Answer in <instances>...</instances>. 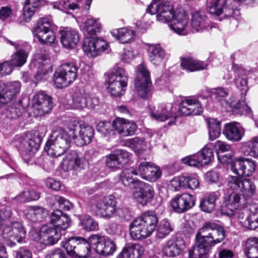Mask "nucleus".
Here are the masks:
<instances>
[{"label":"nucleus","mask_w":258,"mask_h":258,"mask_svg":"<svg viewBox=\"0 0 258 258\" xmlns=\"http://www.w3.org/2000/svg\"><path fill=\"white\" fill-rule=\"evenodd\" d=\"M93 135L94 130L91 126L73 120L69 125L68 132L61 127L52 131L44 149L48 155L58 157L69 149L72 140H80L79 144L83 146L91 142Z\"/></svg>","instance_id":"1"},{"label":"nucleus","mask_w":258,"mask_h":258,"mask_svg":"<svg viewBox=\"0 0 258 258\" xmlns=\"http://www.w3.org/2000/svg\"><path fill=\"white\" fill-rule=\"evenodd\" d=\"M227 186L232 190L240 191L242 196L237 192H233L225 197L222 204L223 212L229 216L234 214V210L245 209L246 199L252 197L256 190L254 184L250 179L232 176L227 179Z\"/></svg>","instance_id":"2"},{"label":"nucleus","mask_w":258,"mask_h":258,"mask_svg":"<svg viewBox=\"0 0 258 258\" xmlns=\"http://www.w3.org/2000/svg\"><path fill=\"white\" fill-rule=\"evenodd\" d=\"M225 236L224 227L215 223L206 222L196 234V243L188 251V258L202 257L211 247L223 241Z\"/></svg>","instance_id":"3"},{"label":"nucleus","mask_w":258,"mask_h":258,"mask_svg":"<svg viewBox=\"0 0 258 258\" xmlns=\"http://www.w3.org/2000/svg\"><path fill=\"white\" fill-rule=\"evenodd\" d=\"M158 222V217L154 213H144L131 223V236L134 240H142L148 237L154 231Z\"/></svg>","instance_id":"4"},{"label":"nucleus","mask_w":258,"mask_h":258,"mask_svg":"<svg viewBox=\"0 0 258 258\" xmlns=\"http://www.w3.org/2000/svg\"><path fill=\"white\" fill-rule=\"evenodd\" d=\"M210 93L212 98L218 101L228 111L238 110L241 114L248 113L250 112V108L244 100L237 102L234 95L230 93L229 88H213Z\"/></svg>","instance_id":"5"},{"label":"nucleus","mask_w":258,"mask_h":258,"mask_svg":"<svg viewBox=\"0 0 258 258\" xmlns=\"http://www.w3.org/2000/svg\"><path fill=\"white\" fill-rule=\"evenodd\" d=\"M88 207L96 215L109 219L115 215L116 201L111 196H94L89 200Z\"/></svg>","instance_id":"6"},{"label":"nucleus","mask_w":258,"mask_h":258,"mask_svg":"<svg viewBox=\"0 0 258 258\" xmlns=\"http://www.w3.org/2000/svg\"><path fill=\"white\" fill-rule=\"evenodd\" d=\"M68 254L73 258H92L89 256L92 246L89 238L86 240L80 237H72L62 242Z\"/></svg>","instance_id":"7"},{"label":"nucleus","mask_w":258,"mask_h":258,"mask_svg":"<svg viewBox=\"0 0 258 258\" xmlns=\"http://www.w3.org/2000/svg\"><path fill=\"white\" fill-rule=\"evenodd\" d=\"M256 0H209L208 10L211 14L219 16L223 13L224 16L230 17L237 11L239 2H244L248 6H252Z\"/></svg>","instance_id":"8"},{"label":"nucleus","mask_w":258,"mask_h":258,"mask_svg":"<svg viewBox=\"0 0 258 258\" xmlns=\"http://www.w3.org/2000/svg\"><path fill=\"white\" fill-rule=\"evenodd\" d=\"M127 76L124 70L115 66L112 72L108 75L106 80L108 92L113 96L121 95L124 89L127 86Z\"/></svg>","instance_id":"9"},{"label":"nucleus","mask_w":258,"mask_h":258,"mask_svg":"<svg viewBox=\"0 0 258 258\" xmlns=\"http://www.w3.org/2000/svg\"><path fill=\"white\" fill-rule=\"evenodd\" d=\"M33 34L41 44L47 45L55 42L56 37L52 30V20L50 17L40 18L33 29Z\"/></svg>","instance_id":"10"},{"label":"nucleus","mask_w":258,"mask_h":258,"mask_svg":"<svg viewBox=\"0 0 258 258\" xmlns=\"http://www.w3.org/2000/svg\"><path fill=\"white\" fill-rule=\"evenodd\" d=\"M78 69L73 63L61 65L54 75V83L58 88L68 87L76 79Z\"/></svg>","instance_id":"11"},{"label":"nucleus","mask_w":258,"mask_h":258,"mask_svg":"<svg viewBox=\"0 0 258 258\" xmlns=\"http://www.w3.org/2000/svg\"><path fill=\"white\" fill-rule=\"evenodd\" d=\"M61 237V233L51 225H43L39 231H33L32 239L45 245L55 244Z\"/></svg>","instance_id":"12"},{"label":"nucleus","mask_w":258,"mask_h":258,"mask_svg":"<svg viewBox=\"0 0 258 258\" xmlns=\"http://www.w3.org/2000/svg\"><path fill=\"white\" fill-rule=\"evenodd\" d=\"M89 241L92 248L99 254L107 256L112 254L116 250V244L107 237L92 234L89 237Z\"/></svg>","instance_id":"13"},{"label":"nucleus","mask_w":258,"mask_h":258,"mask_svg":"<svg viewBox=\"0 0 258 258\" xmlns=\"http://www.w3.org/2000/svg\"><path fill=\"white\" fill-rule=\"evenodd\" d=\"M213 157L212 149L206 145L200 152L183 158L181 160L187 166L200 167L209 164Z\"/></svg>","instance_id":"14"},{"label":"nucleus","mask_w":258,"mask_h":258,"mask_svg":"<svg viewBox=\"0 0 258 258\" xmlns=\"http://www.w3.org/2000/svg\"><path fill=\"white\" fill-rule=\"evenodd\" d=\"M40 139L37 132L29 134L26 138L22 139L19 150L23 158L28 160L31 158L36 152L40 146Z\"/></svg>","instance_id":"15"},{"label":"nucleus","mask_w":258,"mask_h":258,"mask_svg":"<svg viewBox=\"0 0 258 258\" xmlns=\"http://www.w3.org/2000/svg\"><path fill=\"white\" fill-rule=\"evenodd\" d=\"M137 78L135 80L136 90L142 98H145L151 83L150 73L144 64H139L136 69Z\"/></svg>","instance_id":"16"},{"label":"nucleus","mask_w":258,"mask_h":258,"mask_svg":"<svg viewBox=\"0 0 258 258\" xmlns=\"http://www.w3.org/2000/svg\"><path fill=\"white\" fill-rule=\"evenodd\" d=\"M32 107L36 116H41L47 113L52 108L51 98L44 92L40 91L33 96Z\"/></svg>","instance_id":"17"},{"label":"nucleus","mask_w":258,"mask_h":258,"mask_svg":"<svg viewBox=\"0 0 258 258\" xmlns=\"http://www.w3.org/2000/svg\"><path fill=\"white\" fill-rule=\"evenodd\" d=\"M238 219L242 226L250 230L258 228V205L250 206L238 213Z\"/></svg>","instance_id":"18"},{"label":"nucleus","mask_w":258,"mask_h":258,"mask_svg":"<svg viewBox=\"0 0 258 258\" xmlns=\"http://www.w3.org/2000/svg\"><path fill=\"white\" fill-rule=\"evenodd\" d=\"M255 168L256 162L249 158H236L231 163V170L239 176H250L254 173Z\"/></svg>","instance_id":"19"},{"label":"nucleus","mask_w":258,"mask_h":258,"mask_svg":"<svg viewBox=\"0 0 258 258\" xmlns=\"http://www.w3.org/2000/svg\"><path fill=\"white\" fill-rule=\"evenodd\" d=\"M135 188L133 197L137 203L142 206H146L151 202L154 198V188L151 185L142 181Z\"/></svg>","instance_id":"20"},{"label":"nucleus","mask_w":258,"mask_h":258,"mask_svg":"<svg viewBox=\"0 0 258 258\" xmlns=\"http://www.w3.org/2000/svg\"><path fill=\"white\" fill-rule=\"evenodd\" d=\"M21 88V84L19 81H13L6 84L0 82V107L19 94Z\"/></svg>","instance_id":"21"},{"label":"nucleus","mask_w":258,"mask_h":258,"mask_svg":"<svg viewBox=\"0 0 258 258\" xmlns=\"http://www.w3.org/2000/svg\"><path fill=\"white\" fill-rule=\"evenodd\" d=\"M47 55L45 51L43 50H37L34 55V58L31 63L37 70L34 77L37 82L45 79V77L48 73L47 65Z\"/></svg>","instance_id":"22"},{"label":"nucleus","mask_w":258,"mask_h":258,"mask_svg":"<svg viewBox=\"0 0 258 258\" xmlns=\"http://www.w3.org/2000/svg\"><path fill=\"white\" fill-rule=\"evenodd\" d=\"M98 103V99L92 97L89 94L76 93L72 98L70 104L71 108L74 109L82 110L84 108L94 109Z\"/></svg>","instance_id":"23"},{"label":"nucleus","mask_w":258,"mask_h":258,"mask_svg":"<svg viewBox=\"0 0 258 258\" xmlns=\"http://www.w3.org/2000/svg\"><path fill=\"white\" fill-rule=\"evenodd\" d=\"M137 171L142 178L151 182L156 181L161 176L160 169L149 162H141Z\"/></svg>","instance_id":"24"},{"label":"nucleus","mask_w":258,"mask_h":258,"mask_svg":"<svg viewBox=\"0 0 258 258\" xmlns=\"http://www.w3.org/2000/svg\"><path fill=\"white\" fill-rule=\"evenodd\" d=\"M195 204V197L187 193L177 195L171 201L172 208L178 213H182L188 210Z\"/></svg>","instance_id":"25"},{"label":"nucleus","mask_w":258,"mask_h":258,"mask_svg":"<svg viewBox=\"0 0 258 258\" xmlns=\"http://www.w3.org/2000/svg\"><path fill=\"white\" fill-rule=\"evenodd\" d=\"M131 154L126 151L119 149L112 152L106 157L107 166L112 169H119L128 162Z\"/></svg>","instance_id":"26"},{"label":"nucleus","mask_w":258,"mask_h":258,"mask_svg":"<svg viewBox=\"0 0 258 258\" xmlns=\"http://www.w3.org/2000/svg\"><path fill=\"white\" fill-rule=\"evenodd\" d=\"M203 111V108L199 100L195 98H187L179 104L178 113L184 116L199 115Z\"/></svg>","instance_id":"27"},{"label":"nucleus","mask_w":258,"mask_h":258,"mask_svg":"<svg viewBox=\"0 0 258 258\" xmlns=\"http://www.w3.org/2000/svg\"><path fill=\"white\" fill-rule=\"evenodd\" d=\"M188 18L184 11H177L171 20L169 27L178 35H185L188 33Z\"/></svg>","instance_id":"28"},{"label":"nucleus","mask_w":258,"mask_h":258,"mask_svg":"<svg viewBox=\"0 0 258 258\" xmlns=\"http://www.w3.org/2000/svg\"><path fill=\"white\" fill-rule=\"evenodd\" d=\"M62 164L67 170L77 168H84L88 165V161L81 153L71 151L63 159Z\"/></svg>","instance_id":"29"},{"label":"nucleus","mask_w":258,"mask_h":258,"mask_svg":"<svg viewBox=\"0 0 258 258\" xmlns=\"http://www.w3.org/2000/svg\"><path fill=\"white\" fill-rule=\"evenodd\" d=\"M112 126L119 134L124 137L134 135L137 129V125L134 122L123 118L115 119L112 122Z\"/></svg>","instance_id":"30"},{"label":"nucleus","mask_w":258,"mask_h":258,"mask_svg":"<svg viewBox=\"0 0 258 258\" xmlns=\"http://www.w3.org/2000/svg\"><path fill=\"white\" fill-rule=\"evenodd\" d=\"M26 231L22 225L18 222H15L11 225H8L3 229V235L5 237L16 240L21 242L22 239L25 237Z\"/></svg>","instance_id":"31"},{"label":"nucleus","mask_w":258,"mask_h":258,"mask_svg":"<svg viewBox=\"0 0 258 258\" xmlns=\"http://www.w3.org/2000/svg\"><path fill=\"white\" fill-rule=\"evenodd\" d=\"M51 225L58 231L67 229L70 225L71 219L67 214H63L60 210L53 212L49 217Z\"/></svg>","instance_id":"32"},{"label":"nucleus","mask_w":258,"mask_h":258,"mask_svg":"<svg viewBox=\"0 0 258 258\" xmlns=\"http://www.w3.org/2000/svg\"><path fill=\"white\" fill-rule=\"evenodd\" d=\"M244 134V130L237 122H231L225 124L223 134L230 141L237 142L240 141Z\"/></svg>","instance_id":"33"},{"label":"nucleus","mask_w":258,"mask_h":258,"mask_svg":"<svg viewBox=\"0 0 258 258\" xmlns=\"http://www.w3.org/2000/svg\"><path fill=\"white\" fill-rule=\"evenodd\" d=\"M60 42L63 47L68 48H74L79 41L78 31L70 28H64L59 31Z\"/></svg>","instance_id":"34"},{"label":"nucleus","mask_w":258,"mask_h":258,"mask_svg":"<svg viewBox=\"0 0 258 258\" xmlns=\"http://www.w3.org/2000/svg\"><path fill=\"white\" fill-rule=\"evenodd\" d=\"M23 213L25 218L32 222H42L48 214L46 209L39 206L27 207Z\"/></svg>","instance_id":"35"},{"label":"nucleus","mask_w":258,"mask_h":258,"mask_svg":"<svg viewBox=\"0 0 258 258\" xmlns=\"http://www.w3.org/2000/svg\"><path fill=\"white\" fill-rule=\"evenodd\" d=\"M190 24L193 31L196 32H203L209 27L207 18L204 13L201 11L192 13Z\"/></svg>","instance_id":"36"},{"label":"nucleus","mask_w":258,"mask_h":258,"mask_svg":"<svg viewBox=\"0 0 258 258\" xmlns=\"http://www.w3.org/2000/svg\"><path fill=\"white\" fill-rule=\"evenodd\" d=\"M232 70L235 74V84L236 87L245 93L247 91L246 76L248 71L236 64H233Z\"/></svg>","instance_id":"37"},{"label":"nucleus","mask_w":258,"mask_h":258,"mask_svg":"<svg viewBox=\"0 0 258 258\" xmlns=\"http://www.w3.org/2000/svg\"><path fill=\"white\" fill-rule=\"evenodd\" d=\"M8 43L13 46L16 49H18L14 54L12 55V58L10 60L13 67H21L25 63L28 56L27 52L23 49H19L21 47L20 42H13L7 39Z\"/></svg>","instance_id":"38"},{"label":"nucleus","mask_w":258,"mask_h":258,"mask_svg":"<svg viewBox=\"0 0 258 258\" xmlns=\"http://www.w3.org/2000/svg\"><path fill=\"white\" fill-rule=\"evenodd\" d=\"M184 247L183 242L181 240L170 239L167 241L162 248L164 255L174 257L179 255Z\"/></svg>","instance_id":"39"},{"label":"nucleus","mask_w":258,"mask_h":258,"mask_svg":"<svg viewBox=\"0 0 258 258\" xmlns=\"http://www.w3.org/2000/svg\"><path fill=\"white\" fill-rule=\"evenodd\" d=\"M177 12L174 11L172 5L168 2L161 4L159 6L158 13L156 15L158 21L163 23L170 22L174 18V14Z\"/></svg>","instance_id":"40"},{"label":"nucleus","mask_w":258,"mask_h":258,"mask_svg":"<svg viewBox=\"0 0 258 258\" xmlns=\"http://www.w3.org/2000/svg\"><path fill=\"white\" fill-rule=\"evenodd\" d=\"M177 12L174 11L172 5L168 2L161 4L159 6L158 13L156 15L158 21L163 23L170 22L174 18V14Z\"/></svg>","instance_id":"41"},{"label":"nucleus","mask_w":258,"mask_h":258,"mask_svg":"<svg viewBox=\"0 0 258 258\" xmlns=\"http://www.w3.org/2000/svg\"><path fill=\"white\" fill-rule=\"evenodd\" d=\"M144 251L143 247L138 244L126 245L116 258H141Z\"/></svg>","instance_id":"42"},{"label":"nucleus","mask_w":258,"mask_h":258,"mask_svg":"<svg viewBox=\"0 0 258 258\" xmlns=\"http://www.w3.org/2000/svg\"><path fill=\"white\" fill-rule=\"evenodd\" d=\"M138 175V172L137 170L133 168H125L122 171L120 174V180L125 186L135 189L138 185H140L139 184L141 182L139 180H136L133 177V175Z\"/></svg>","instance_id":"43"},{"label":"nucleus","mask_w":258,"mask_h":258,"mask_svg":"<svg viewBox=\"0 0 258 258\" xmlns=\"http://www.w3.org/2000/svg\"><path fill=\"white\" fill-rule=\"evenodd\" d=\"M148 54L150 61L154 65L158 66L163 61L165 53L160 44H148Z\"/></svg>","instance_id":"44"},{"label":"nucleus","mask_w":258,"mask_h":258,"mask_svg":"<svg viewBox=\"0 0 258 258\" xmlns=\"http://www.w3.org/2000/svg\"><path fill=\"white\" fill-rule=\"evenodd\" d=\"M101 27L99 19L90 17L84 22L82 31L85 35L91 37L99 33L101 31Z\"/></svg>","instance_id":"45"},{"label":"nucleus","mask_w":258,"mask_h":258,"mask_svg":"<svg viewBox=\"0 0 258 258\" xmlns=\"http://www.w3.org/2000/svg\"><path fill=\"white\" fill-rule=\"evenodd\" d=\"M111 34L121 43H128L132 42L135 38V31L127 28L114 29Z\"/></svg>","instance_id":"46"},{"label":"nucleus","mask_w":258,"mask_h":258,"mask_svg":"<svg viewBox=\"0 0 258 258\" xmlns=\"http://www.w3.org/2000/svg\"><path fill=\"white\" fill-rule=\"evenodd\" d=\"M150 116L158 121H165L172 116L170 110L164 104L158 105L151 109Z\"/></svg>","instance_id":"47"},{"label":"nucleus","mask_w":258,"mask_h":258,"mask_svg":"<svg viewBox=\"0 0 258 258\" xmlns=\"http://www.w3.org/2000/svg\"><path fill=\"white\" fill-rule=\"evenodd\" d=\"M181 66L182 69L187 71L195 72L206 69L208 63L192 58L187 57L181 59Z\"/></svg>","instance_id":"48"},{"label":"nucleus","mask_w":258,"mask_h":258,"mask_svg":"<svg viewBox=\"0 0 258 258\" xmlns=\"http://www.w3.org/2000/svg\"><path fill=\"white\" fill-rule=\"evenodd\" d=\"M241 150L245 156L258 158V137L243 143Z\"/></svg>","instance_id":"49"},{"label":"nucleus","mask_w":258,"mask_h":258,"mask_svg":"<svg viewBox=\"0 0 258 258\" xmlns=\"http://www.w3.org/2000/svg\"><path fill=\"white\" fill-rule=\"evenodd\" d=\"M219 195L215 192H211L201 200L200 204L201 209L206 213H211L215 208L216 201Z\"/></svg>","instance_id":"50"},{"label":"nucleus","mask_w":258,"mask_h":258,"mask_svg":"<svg viewBox=\"0 0 258 258\" xmlns=\"http://www.w3.org/2000/svg\"><path fill=\"white\" fill-rule=\"evenodd\" d=\"M206 120L208 126L209 139L213 141L221 135V122L213 118H208Z\"/></svg>","instance_id":"51"},{"label":"nucleus","mask_w":258,"mask_h":258,"mask_svg":"<svg viewBox=\"0 0 258 258\" xmlns=\"http://www.w3.org/2000/svg\"><path fill=\"white\" fill-rule=\"evenodd\" d=\"M245 253L248 258H258V238H249L246 243Z\"/></svg>","instance_id":"52"},{"label":"nucleus","mask_w":258,"mask_h":258,"mask_svg":"<svg viewBox=\"0 0 258 258\" xmlns=\"http://www.w3.org/2000/svg\"><path fill=\"white\" fill-rule=\"evenodd\" d=\"M127 145L132 148L136 153H140L145 150L147 147V143L143 139L139 137L130 139L126 142Z\"/></svg>","instance_id":"53"},{"label":"nucleus","mask_w":258,"mask_h":258,"mask_svg":"<svg viewBox=\"0 0 258 258\" xmlns=\"http://www.w3.org/2000/svg\"><path fill=\"white\" fill-rule=\"evenodd\" d=\"M80 225L87 231L99 230L98 222L90 216H85L80 219Z\"/></svg>","instance_id":"54"},{"label":"nucleus","mask_w":258,"mask_h":258,"mask_svg":"<svg viewBox=\"0 0 258 258\" xmlns=\"http://www.w3.org/2000/svg\"><path fill=\"white\" fill-rule=\"evenodd\" d=\"M173 230L168 220H161L157 226V236L160 238H163L168 235Z\"/></svg>","instance_id":"55"},{"label":"nucleus","mask_w":258,"mask_h":258,"mask_svg":"<svg viewBox=\"0 0 258 258\" xmlns=\"http://www.w3.org/2000/svg\"><path fill=\"white\" fill-rule=\"evenodd\" d=\"M95 45L94 38L87 37L84 41L83 49L87 55L95 57L97 56V52L95 51Z\"/></svg>","instance_id":"56"},{"label":"nucleus","mask_w":258,"mask_h":258,"mask_svg":"<svg viewBox=\"0 0 258 258\" xmlns=\"http://www.w3.org/2000/svg\"><path fill=\"white\" fill-rule=\"evenodd\" d=\"M22 107L19 103L9 106L6 110V116L10 118H16L22 114Z\"/></svg>","instance_id":"57"},{"label":"nucleus","mask_w":258,"mask_h":258,"mask_svg":"<svg viewBox=\"0 0 258 258\" xmlns=\"http://www.w3.org/2000/svg\"><path fill=\"white\" fill-rule=\"evenodd\" d=\"M112 123L109 121H100L97 126V131L104 136L113 133Z\"/></svg>","instance_id":"58"},{"label":"nucleus","mask_w":258,"mask_h":258,"mask_svg":"<svg viewBox=\"0 0 258 258\" xmlns=\"http://www.w3.org/2000/svg\"><path fill=\"white\" fill-rule=\"evenodd\" d=\"M185 186L191 189L197 188L200 185L199 180L196 175H189L185 176Z\"/></svg>","instance_id":"59"},{"label":"nucleus","mask_w":258,"mask_h":258,"mask_svg":"<svg viewBox=\"0 0 258 258\" xmlns=\"http://www.w3.org/2000/svg\"><path fill=\"white\" fill-rule=\"evenodd\" d=\"M185 180L184 175L174 177L170 181V185L175 191H178L181 187H184Z\"/></svg>","instance_id":"60"},{"label":"nucleus","mask_w":258,"mask_h":258,"mask_svg":"<svg viewBox=\"0 0 258 258\" xmlns=\"http://www.w3.org/2000/svg\"><path fill=\"white\" fill-rule=\"evenodd\" d=\"M55 200L58 203L60 210L69 211L73 208V204L63 197L56 196Z\"/></svg>","instance_id":"61"},{"label":"nucleus","mask_w":258,"mask_h":258,"mask_svg":"<svg viewBox=\"0 0 258 258\" xmlns=\"http://www.w3.org/2000/svg\"><path fill=\"white\" fill-rule=\"evenodd\" d=\"M95 41V48L97 52V56L104 51L108 47V44L103 39L100 38H94Z\"/></svg>","instance_id":"62"},{"label":"nucleus","mask_w":258,"mask_h":258,"mask_svg":"<svg viewBox=\"0 0 258 258\" xmlns=\"http://www.w3.org/2000/svg\"><path fill=\"white\" fill-rule=\"evenodd\" d=\"M13 67L10 61L0 63V77L10 75L13 70Z\"/></svg>","instance_id":"63"},{"label":"nucleus","mask_w":258,"mask_h":258,"mask_svg":"<svg viewBox=\"0 0 258 258\" xmlns=\"http://www.w3.org/2000/svg\"><path fill=\"white\" fill-rule=\"evenodd\" d=\"M125 220H128L131 217V213L127 208L122 207L116 209L115 215Z\"/></svg>","instance_id":"64"}]
</instances>
